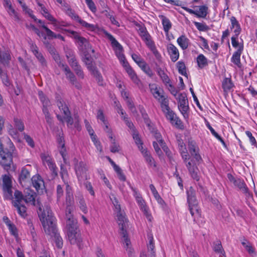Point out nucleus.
<instances>
[{
  "label": "nucleus",
  "instance_id": "obj_1",
  "mask_svg": "<svg viewBox=\"0 0 257 257\" xmlns=\"http://www.w3.org/2000/svg\"><path fill=\"white\" fill-rule=\"evenodd\" d=\"M38 194H14L15 198L12 201L13 204L17 208L19 214L23 218H25L27 214V208L23 204V202L38 206L37 212L45 233L54 236L56 246L61 248L63 246V240L59 234L57 233L56 219L48 205H45L44 207L41 205Z\"/></svg>",
  "mask_w": 257,
  "mask_h": 257
},
{
  "label": "nucleus",
  "instance_id": "obj_2",
  "mask_svg": "<svg viewBox=\"0 0 257 257\" xmlns=\"http://www.w3.org/2000/svg\"><path fill=\"white\" fill-rule=\"evenodd\" d=\"M109 197L114 206V211L116 214L117 220L120 229L119 233L123 238L122 242L124 244V247L127 251L128 256L130 257L132 256L134 253V249L131 247V241L127 236L126 232L127 219L126 218L125 213L123 210H121L118 200L114 194H112Z\"/></svg>",
  "mask_w": 257,
  "mask_h": 257
},
{
  "label": "nucleus",
  "instance_id": "obj_3",
  "mask_svg": "<svg viewBox=\"0 0 257 257\" xmlns=\"http://www.w3.org/2000/svg\"><path fill=\"white\" fill-rule=\"evenodd\" d=\"M72 33L77 41L79 49L84 55L83 61L86 65L87 69L98 79L99 85H102L101 81L102 80V78L101 74L97 70L96 67L94 65L91 57L87 54L90 52L93 53L94 50L92 49L90 43L86 39L80 36L76 32H72Z\"/></svg>",
  "mask_w": 257,
  "mask_h": 257
},
{
  "label": "nucleus",
  "instance_id": "obj_4",
  "mask_svg": "<svg viewBox=\"0 0 257 257\" xmlns=\"http://www.w3.org/2000/svg\"><path fill=\"white\" fill-rule=\"evenodd\" d=\"M103 33L105 36L110 41L112 47L115 51V55L123 65L127 62L125 60V56L123 53L122 46L114 38V37L106 31L103 30Z\"/></svg>",
  "mask_w": 257,
  "mask_h": 257
},
{
  "label": "nucleus",
  "instance_id": "obj_5",
  "mask_svg": "<svg viewBox=\"0 0 257 257\" xmlns=\"http://www.w3.org/2000/svg\"><path fill=\"white\" fill-rule=\"evenodd\" d=\"M161 108L166 118L169 120L173 125L181 130L184 129V125L182 121L176 113L170 109L169 104H166V106H164Z\"/></svg>",
  "mask_w": 257,
  "mask_h": 257
},
{
  "label": "nucleus",
  "instance_id": "obj_6",
  "mask_svg": "<svg viewBox=\"0 0 257 257\" xmlns=\"http://www.w3.org/2000/svg\"><path fill=\"white\" fill-rule=\"evenodd\" d=\"M149 88L153 96L160 103L161 107L169 104V101L164 94L163 90L157 84H150Z\"/></svg>",
  "mask_w": 257,
  "mask_h": 257
},
{
  "label": "nucleus",
  "instance_id": "obj_7",
  "mask_svg": "<svg viewBox=\"0 0 257 257\" xmlns=\"http://www.w3.org/2000/svg\"><path fill=\"white\" fill-rule=\"evenodd\" d=\"M191 177L194 180L198 181L200 178V173L197 165L199 163L193 160V159L187 160L186 161H183Z\"/></svg>",
  "mask_w": 257,
  "mask_h": 257
},
{
  "label": "nucleus",
  "instance_id": "obj_8",
  "mask_svg": "<svg viewBox=\"0 0 257 257\" xmlns=\"http://www.w3.org/2000/svg\"><path fill=\"white\" fill-rule=\"evenodd\" d=\"M178 100V108L185 119H187L189 116V105L188 99L185 94L180 93L177 98Z\"/></svg>",
  "mask_w": 257,
  "mask_h": 257
},
{
  "label": "nucleus",
  "instance_id": "obj_9",
  "mask_svg": "<svg viewBox=\"0 0 257 257\" xmlns=\"http://www.w3.org/2000/svg\"><path fill=\"white\" fill-rule=\"evenodd\" d=\"M13 164L12 154L7 150L4 149L0 152V165L6 170L11 169Z\"/></svg>",
  "mask_w": 257,
  "mask_h": 257
},
{
  "label": "nucleus",
  "instance_id": "obj_10",
  "mask_svg": "<svg viewBox=\"0 0 257 257\" xmlns=\"http://www.w3.org/2000/svg\"><path fill=\"white\" fill-rule=\"evenodd\" d=\"M41 158L42 159L43 165H47L53 177H55L58 175V168L55 163L51 156L47 153H42L41 154Z\"/></svg>",
  "mask_w": 257,
  "mask_h": 257
},
{
  "label": "nucleus",
  "instance_id": "obj_11",
  "mask_svg": "<svg viewBox=\"0 0 257 257\" xmlns=\"http://www.w3.org/2000/svg\"><path fill=\"white\" fill-rule=\"evenodd\" d=\"M57 105L59 109L64 114V118L67 123L68 125H72L73 123V119L71 116L70 111L68 107L62 100H59L57 101Z\"/></svg>",
  "mask_w": 257,
  "mask_h": 257
},
{
  "label": "nucleus",
  "instance_id": "obj_12",
  "mask_svg": "<svg viewBox=\"0 0 257 257\" xmlns=\"http://www.w3.org/2000/svg\"><path fill=\"white\" fill-rule=\"evenodd\" d=\"M31 181L32 186L38 193H44L46 191L44 181L40 175L33 176Z\"/></svg>",
  "mask_w": 257,
  "mask_h": 257
},
{
  "label": "nucleus",
  "instance_id": "obj_13",
  "mask_svg": "<svg viewBox=\"0 0 257 257\" xmlns=\"http://www.w3.org/2000/svg\"><path fill=\"white\" fill-rule=\"evenodd\" d=\"M75 170L79 181L87 179V168L85 163L81 161L76 163L75 165Z\"/></svg>",
  "mask_w": 257,
  "mask_h": 257
},
{
  "label": "nucleus",
  "instance_id": "obj_14",
  "mask_svg": "<svg viewBox=\"0 0 257 257\" xmlns=\"http://www.w3.org/2000/svg\"><path fill=\"white\" fill-rule=\"evenodd\" d=\"M188 146L190 153L193 157V159H195V161L198 163L202 161V158L199 153V149L196 142L193 141H189Z\"/></svg>",
  "mask_w": 257,
  "mask_h": 257
},
{
  "label": "nucleus",
  "instance_id": "obj_15",
  "mask_svg": "<svg viewBox=\"0 0 257 257\" xmlns=\"http://www.w3.org/2000/svg\"><path fill=\"white\" fill-rule=\"evenodd\" d=\"M139 29L138 30L139 36L141 37L142 39L145 42L146 45L148 46L154 42L152 37L148 32L146 28L144 26L139 25L138 26Z\"/></svg>",
  "mask_w": 257,
  "mask_h": 257
},
{
  "label": "nucleus",
  "instance_id": "obj_16",
  "mask_svg": "<svg viewBox=\"0 0 257 257\" xmlns=\"http://www.w3.org/2000/svg\"><path fill=\"white\" fill-rule=\"evenodd\" d=\"M62 70L64 71L66 78L70 81V82L75 86L79 89L81 88V85L77 81L76 78L73 73L71 71L69 67L67 65H65L62 68Z\"/></svg>",
  "mask_w": 257,
  "mask_h": 257
},
{
  "label": "nucleus",
  "instance_id": "obj_17",
  "mask_svg": "<svg viewBox=\"0 0 257 257\" xmlns=\"http://www.w3.org/2000/svg\"><path fill=\"white\" fill-rule=\"evenodd\" d=\"M137 195L136 198L140 209L144 212V214L146 216L147 218L150 221H151L152 217L149 213L148 207L146 206L144 200L141 196V194H136Z\"/></svg>",
  "mask_w": 257,
  "mask_h": 257
},
{
  "label": "nucleus",
  "instance_id": "obj_18",
  "mask_svg": "<svg viewBox=\"0 0 257 257\" xmlns=\"http://www.w3.org/2000/svg\"><path fill=\"white\" fill-rule=\"evenodd\" d=\"M68 238L72 244H78L82 241L79 229L67 230Z\"/></svg>",
  "mask_w": 257,
  "mask_h": 257
},
{
  "label": "nucleus",
  "instance_id": "obj_19",
  "mask_svg": "<svg viewBox=\"0 0 257 257\" xmlns=\"http://www.w3.org/2000/svg\"><path fill=\"white\" fill-rule=\"evenodd\" d=\"M167 50L171 61L173 62H176L180 56L178 48L173 44L170 43L167 46Z\"/></svg>",
  "mask_w": 257,
  "mask_h": 257
},
{
  "label": "nucleus",
  "instance_id": "obj_20",
  "mask_svg": "<svg viewBox=\"0 0 257 257\" xmlns=\"http://www.w3.org/2000/svg\"><path fill=\"white\" fill-rule=\"evenodd\" d=\"M66 228L67 230H74L79 229L77 221L71 213H66Z\"/></svg>",
  "mask_w": 257,
  "mask_h": 257
},
{
  "label": "nucleus",
  "instance_id": "obj_21",
  "mask_svg": "<svg viewBox=\"0 0 257 257\" xmlns=\"http://www.w3.org/2000/svg\"><path fill=\"white\" fill-rule=\"evenodd\" d=\"M3 6L10 16L13 17L15 21L20 20V18L18 13L13 8L11 0L3 3Z\"/></svg>",
  "mask_w": 257,
  "mask_h": 257
},
{
  "label": "nucleus",
  "instance_id": "obj_22",
  "mask_svg": "<svg viewBox=\"0 0 257 257\" xmlns=\"http://www.w3.org/2000/svg\"><path fill=\"white\" fill-rule=\"evenodd\" d=\"M57 141L58 144V148L59 149L60 154H61L63 159L64 163L65 164H67V153L66 151V149L65 148L64 139L62 136L59 135L57 137Z\"/></svg>",
  "mask_w": 257,
  "mask_h": 257
},
{
  "label": "nucleus",
  "instance_id": "obj_23",
  "mask_svg": "<svg viewBox=\"0 0 257 257\" xmlns=\"http://www.w3.org/2000/svg\"><path fill=\"white\" fill-rule=\"evenodd\" d=\"M12 180L8 175L3 176V189L5 193H12Z\"/></svg>",
  "mask_w": 257,
  "mask_h": 257
},
{
  "label": "nucleus",
  "instance_id": "obj_24",
  "mask_svg": "<svg viewBox=\"0 0 257 257\" xmlns=\"http://www.w3.org/2000/svg\"><path fill=\"white\" fill-rule=\"evenodd\" d=\"M243 49V46L240 45L237 50L233 54L231 59V62L239 68H240L241 66L240 62V56L242 52Z\"/></svg>",
  "mask_w": 257,
  "mask_h": 257
},
{
  "label": "nucleus",
  "instance_id": "obj_25",
  "mask_svg": "<svg viewBox=\"0 0 257 257\" xmlns=\"http://www.w3.org/2000/svg\"><path fill=\"white\" fill-rule=\"evenodd\" d=\"M125 69L126 72L128 75L130 77L132 80L136 84L139 85L140 83V80L138 78L137 74L132 69V68L130 66L128 63H125L124 65H123Z\"/></svg>",
  "mask_w": 257,
  "mask_h": 257
},
{
  "label": "nucleus",
  "instance_id": "obj_26",
  "mask_svg": "<svg viewBox=\"0 0 257 257\" xmlns=\"http://www.w3.org/2000/svg\"><path fill=\"white\" fill-rule=\"evenodd\" d=\"M38 6L41 8V12L44 17L48 20L51 21L54 27H56L57 20L48 12V10L43 5L38 3Z\"/></svg>",
  "mask_w": 257,
  "mask_h": 257
},
{
  "label": "nucleus",
  "instance_id": "obj_27",
  "mask_svg": "<svg viewBox=\"0 0 257 257\" xmlns=\"http://www.w3.org/2000/svg\"><path fill=\"white\" fill-rule=\"evenodd\" d=\"M178 148L183 161H186L187 160H189L190 157L186 146L182 140L178 141Z\"/></svg>",
  "mask_w": 257,
  "mask_h": 257
},
{
  "label": "nucleus",
  "instance_id": "obj_28",
  "mask_svg": "<svg viewBox=\"0 0 257 257\" xmlns=\"http://www.w3.org/2000/svg\"><path fill=\"white\" fill-rule=\"evenodd\" d=\"M74 197L73 194H67L66 196V213H71L74 209Z\"/></svg>",
  "mask_w": 257,
  "mask_h": 257
},
{
  "label": "nucleus",
  "instance_id": "obj_29",
  "mask_svg": "<svg viewBox=\"0 0 257 257\" xmlns=\"http://www.w3.org/2000/svg\"><path fill=\"white\" fill-rule=\"evenodd\" d=\"M195 9L196 16L198 18H205L208 13V8L206 6H195L194 7Z\"/></svg>",
  "mask_w": 257,
  "mask_h": 257
},
{
  "label": "nucleus",
  "instance_id": "obj_30",
  "mask_svg": "<svg viewBox=\"0 0 257 257\" xmlns=\"http://www.w3.org/2000/svg\"><path fill=\"white\" fill-rule=\"evenodd\" d=\"M159 17L161 20L163 30L166 35L168 36L169 35V31L172 28V23L170 20L165 16L160 15Z\"/></svg>",
  "mask_w": 257,
  "mask_h": 257
},
{
  "label": "nucleus",
  "instance_id": "obj_31",
  "mask_svg": "<svg viewBox=\"0 0 257 257\" xmlns=\"http://www.w3.org/2000/svg\"><path fill=\"white\" fill-rule=\"evenodd\" d=\"M31 48L33 53L36 56L41 65L42 66H45L46 64V60L43 55L39 52L38 47L35 45L33 44L32 45Z\"/></svg>",
  "mask_w": 257,
  "mask_h": 257
},
{
  "label": "nucleus",
  "instance_id": "obj_32",
  "mask_svg": "<svg viewBox=\"0 0 257 257\" xmlns=\"http://www.w3.org/2000/svg\"><path fill=\"white\" fill-rule=\"evenodd\" d=\"M189 210L192 216L193 217V220L196 223H197L198 219L201 217V210L198 205L191 206L189 207Z\"/></svg>",
  "mask_w": 257,
  "mask_h": 257
},
{
  "label": "nucleus",
  "instance_id": "obj_33",
  "mask_svg": "<svg viewBox=\"0 0 257 257\" xmlns=\"http://www.w3.org/2000/svg\"><path fill=\"white\" fill-rule=\"evenodd\" d=\"M230 22L231 24V28L233 29V32L236 36H238L241 32V28L238 22L235 17L232 16L230 18Z\"/></svg>",
  "mask_w": 257,
  "mask_h": 257
},
{
  "label": "nucleus",
  "instance_id": "obj_34",
  "mask_svg": "<svg viewBox=\"0 0 257 257\" xmlns=\"http://www.w3.org/2000/svg\"><path fill=\"white\" fill-rule=\"evenodd\" d=\"M141 152L144 157L145 158V160L147 163L148 165L151 167H156V165L155 164V161L153 157L151 156L150 153L148 152L145 149H144L143 150L141 151Z\"/></svg>",
  "mask_w": 257,
  "mask_h": 257
},
{
  "label": "nucleus",
  "instance_id": "obj_35",
  "mask_svg": "<svg viewBox=\"0 0 257 257\" xmlns=\"http://www.w3.org/2000/svg\"><path fill=\"white\" fill-rule=\"evenodd\" d=\"M177 42L181 49L184 50L189 46V40L185 35H181L177 39Z\"/></svg>",
  "mask_w": 257,
  "mask_h": 257
},
{
  "label": "nucleus",
  "instance_id": "obj_36",
  "mask_svg": "<svg viewBox=\"0 0 257 257\" xmlns=\"http://www.w3.org/2000/svg\"><path fill=\"white\" fill-rule=\"evenodd\" d=\"M30 178V173L29 171L26 168H22L21 173L19 175V181L22 185H23V182L25 183Z\"/></svg>",
  "mask_w": 257,
  "mask_h": 257
},
{
  "label": "nucleus",
  "instance_id": "obj_37",
  "mask_svg": "<svg viewBox=\"0 0 257 257\" xmlns=\"http://www.w3.org/2000/svg\"><path fill=\"white\" fill-rule=\"evenodd\" d=\"M109 139L111 142V145L110 147V151L112 153L118 152L119 151V146L117 143H116L115 139L113 138V134L111 132L109 134Z\"/></svg>",
  "mask_w": 257,
  "mask_h": 257
},
{
  "label": "nucleus",
  "instance_id": "obj_38",
  "mask_svg": "<svg viewBox=\"0 0 257 257\" xmlns=\"http://www.w3.org/2000/svg\"><path fill=\"white\" fill-rule=\"evenodd\" d=\"M157 72L158 75L160 76L163 82L166 86H167L168 84L171 83V80L169 77L161 68H157Z\"/></svg>",
  "mask_w": 257,
  "mask_h": 257
},
{
  "label": "nucleus",
  "instance_id": "obj_39",
  "mask_svg": "<svg viewBox=\"0 0 257 257\" xmlns=\"http://www.w3.org/2000/svg\"><path fill=\"white\" fill-rule=\"evenodd\" d=\"M196 60L198 67L201 69L208 65L207 59L202 54L197 56Z\"/></svg>",
  "mask_w": 257,
  "mask_h": 257
},
{
  "label": "nucleus",
  "instance_id": "obj_40",
  "mask_svg": "<svg viewBox=\"0 0 257 257\" xmlns=\"http://www.w3.org/2000/svg\"><path fill=\"white\" fill-rule=\"evenodd\" d=\"M213 249L215 252L224 256L225 251L222 248L221 241L220 240H216L214 242Z\"/></svg>",
  "mask_w": 257,
  "mask_h": 257
},
{
  "label": "nucleus",
  "instance_id": "obj_41",
  "mask_svg": "<svg viewBox=\"0 0 257 257\" xmlns=\"http://www.w3.org/2000/svg\"><path fill=\"white\" fill-rule=\"evenodd\" d=\"M234 185L238 188L240 191L244 192L245 193H246L247 191L248 188L245 183L243 180L240 178H237L235 183H234Z\"/></svg>",
  "mask_w": 257,
  "mask_h": 257
},
{
  "label": "nucleus",
  "instance_id": "obj_42",
  "mask_svg": "<svg viewBox=\"0 0 257 257\" xmlns=\"http://www.w3.org/2000/svg\"><path fill=\"white\" fill-rule=\"evenodd\" d=\"M148 243L147 244L148 252L152 251L155 252V243L153 234L151 233H149L147 235Z\"/></svg>",
  "mask_w": 257,
  "mask_h": 257
},
{
  "label": "nucleus",
  "instance_id": "obj_43",
  "mask_svg": "<svg viewBox=\"0 0 257 257\" xmlns=\"http://www.w3.org/2000/svg\"><path fill=\"white\" fill-rule=\"evenodd\" d=\"M139 66L150 77H152L153 76V72L152 70L145 61L143 62H142Z\"/></svg>",
  "mask_w": 257,
  "mask_h": 257
},
{
  "label": "nucleus",
  "instance_id": "obj_44",
  "mask_svg": "<svg viewBox=\"0 0 257 257\" xmlns=\"http://www.w3.org/2000/svg\"><path fill=\"white\" fill-rule=\"evenodd\" d=\"M222 85L225 91L230 90L233 87V84L231 79L228 78H225L223 79Z\"/></svg>",
  "mask_w": 257,
  "mask_h": 257
},
{
  "label": "nucleus",
  "instance_id": "obj_45",
  "mask_svg": "<svg viewBox=\"0 0 257 257\" xmlns=\"http://www.w3.org/2000/svg\"><path fill=\"white\" fill-rule=\"evenodd\" d=\"M78 23L86 29L90 31H95L97 29L96 25L90 24L80 19Z\"/></svg>",
  "mask_w": 257,
  "mask_h": 257
},
{
  "label": "nucleus",
  "instance_id": "obj_46",
  "mask_svg": "<svg viewBox=\"0 0 257 257\" xmlns=\"http://www.w3.org/2000/svg\"><path fill=\"white\" fill-rule=\"evenodd\" d=\"M14 126L17 130L21 132H23L24 130V124L21 119L17 117L14 118Z\"/></svg>",
  "mask_w": 257,
  "mask_h": 257
},
{
  "label": "nucleus",
  "instance_id": "obj_47",
  "mask_svg": "<svg viewBox=\"0 0 257 257\" xmlns=\"http://www.w3.org/2000/svg\"><path fill=\"white\" fill-rule=\"evenodd\" d=\"M187 201L189 207L198 205V202L195 194H188Z\"/></svg>",
  "mask_w": 257,
  "mask_h": 257
},
{
  "label": "nucleus",
  "instance_id": "obj_48",
  "mask_svg": "<svg viewBox=\"0 0 257 257\" xmlns=\"http://www.w3.org/2000/svg\"><path fill=\"white\" fill-rule=\"evenodd\" d=\"M176 66L178 72L180 74L184 76L187 75L186 66L183 61H178L176 64Z\"/></svg>",
  "mask_w": 257,
  "mask_h": 257
},
{
  "label": "nucleus",
  "instance_id": "obj_49",
  "mask_svg": "<svg viewBox=\"0 0 257 257\" xmlns=\"http://www.w3.org/2000/svg\"><path fill=\"white\" fill-rule=\"evenodd\" d=\"M78 205L80 209L84 213L86 214L88 212L87 207L85 202V201L81 196L78 197Z\"/></svg>",
  "mask_w": 257,
  "mask_h": 257
},
{
  "label": "nucleus",
  "instance_id": "obj_50",
  "mask_svg": "<svg viewBox=\"0 0 257 257\" xmlns=\"http://www.w3.org/2000/svg\"><path fill=\"white\" fill-rule=\"evenodd\" d=\"M133 139H134L136 144L138 145L139 149L141 151L144 149L143 147V143L139 136V134L134 131L133 134Z\"/></svg>",
  "mask_w": 257,
  "mask_h": 257
},
{
  "label": "nucleus",
  "instance_id": "obj_51",
  "mask_svg": "<svg viewBox=\"0 0 257 257\" xmlns=\"http://www.w3.org/2000/svg\"><path fill=\"white\" fill-rule=\"evenodd\" d=\"M39 97L43 104V107H47L50 104L49 100L46 97L42 91L38 92Z\"/></svg>",
  "mask_w": 257,
  "mask_h": 257
},
{
  "label": "nucleus",
  "instance_id": "obj_52",
  "mask_svg": "<svg viewBox=\"0 0 257 257\" xmlns=\"http://www.w3.org/2000/svg\"><path fill=\"white\" fill-rule=\"evenodd\" d=\"M42 28L45 30L46 36H44V39H46L47 37L49 39H53L55 38L56 34L49 29L45 25H42Z\"/></svg>",
  "mask_w": 257,
  "mask_h": 257
},
{
  "label": "nucleus",
  "instance_id": "obj_53",
  "mask_svg": "<svg viewBox=\"0 0 257 257\" xmlns=\"http://www.w3.org/2000/svg\"><path fill=\"white\" fill-rule=\"evenodd\" d=\"M147 47L152 52V53L154 54V55H155V56L157 59L159 60L161 58V55L160 54V53L159 52V51L157 50L154 42H153L151 44L149 45Z\"/></svg>",
  "mask_w": 257,
  "mask_h": 257
},
{
  "label": "nucleus",
  "instance_id": "obj_54",
  "mask_svg": "<svg viewBox=\"0 0 257 257\" xmlns=\"http://www.w3.org/2000/svg\"><path fill=\"white\" fill-rule=\"evenodd\" d=\"M53 58L60 68H62L63 67L66 65L65 63L61 61L60 57L57 53H56L55 52H53Z\"/></svg>",
  "mask_w": 257,
  "mask_h": 257
},
{
  "label": "nucleus",
  "instance_id": "obj_55",
  "mask_svg": "<svg viewBox=\"0 0 257 257\" xmlns=\"http://www.w3.org/2000/svg\"><path fill=\"white\" fill-rule=\"evenodd\" d=\"M152 133L153 134V135L157 142L159 143L161 146L162 147L163 149H164V141L162 139V136L161 134L158 132L157 130H155L153 132H152Z\"/></svg>",
  "mask_w": 257,
  "mask_h": 257
},
{
  "label": "nucleus",
  "instance_id": "obj_56",
  "mask_svg": "<svg viewBox=\"0 0 257 257\" xmlns=\"http://www.w3.org/2000/svg\"><path fill=\"white\" fill-rule=\"evenodd\" d=\"M194 25L199 31H206L208 30V27L204 23L194 22Z\"/></svg>",
  "mask_w": 257,
  "mask_h": 257
},
{
  "label": "nucleus",
  "instance_id": "obj_57",
  "mask_svg": "<svg viewBox=\"0 0 257 257\" xmlns=\"http://www.w3.org/2000/svg\"><path fill=\"white\" fill-rule=\"evenodd\" d=\"M11 59V56L9 52L2 53V59H0V62L4 65L8 64L9 61Z\"/></svg>",
  "mask_w": 257,
  "mask_h": 257
},
{
  "label": "nucleus",
  "instance_id": "obj_58",
  "mask_svg": "<svg viewBox=\"0 0 257 257\" xmlns=\"http://www.w3.org/2000/svg\"><path fill=\"white\" fill-rule=\"evenodd\" d=\"M72 68L75 71L76 74L78 76V77L81 79H83L84 78V73L81 69V66L79 64Z\"/></svg>",
  "mask_w": 257,
  "mask_h": 257
},
{
  "label": "nucleus",
  "instance_id": "obj_59",
  "mask_svg": "<svg viewBox=\"0 0 257 257\" xmlns=\"http://www.w3.org/2000/svg\"><path fill=\"white\" fill-rule=\"evenodd\" d=\"M66 14L70 17L72 19L75 20L77 22H79L80 20V18L75 13L74 11L71 9H68L66 11Z\"/></svg>",
  "mask_w": 257,
  "mask_h": 257
},
{
  "label": "nucleus",
  "instance_id": "obj_60",
  "mask_svg": "<svg viewBox=\"0 0 257 257\" xmlns=\"http://www.w3.org/2000/svg\"><path fill=\"white\" fill-rule=\"evenodd\" d=\"M60 174L61 178L64 182L67 181L68 174L67 170L64 168L63 165L60 166Z\"/></svg>",
  "mask_w": 257,
  "mask_h": 257
},
{
  "label": "nucleus",
  "instance_id": "obj_61",
  "mask_svg": "<svg viewBox=\"0 0 257 257\" xmlns=\"http://www.w3.org/2000/svg\"><path fill=\"white\" fill-rule=\"evenodd\" d=\"M22 9L23 11H24L26 13L28 14L31 18L34 19L35 21H37V19L36 18V17L33 14V11L31 9H29L26 5L22 6Z\"/></svg>",
  "mask_w": 257,
  "mask_h": 257
},
{
  "label": "nucleus",
  "instance_id": "obj_62",
  "mask_svg": "<svg viewBox=\"0 0 257 257\" xmlns=\"http://www.w3.org/2000/svg\"><path fill=\"white\" fill-rule=\"evenodd\" d=\"M114 171L117 174V177L121 181H124L126 180L125 176L122 172L121 168L118 166L117 168L114 169Z\"/></svg>",
  "mask_w": 257,
  "mask_h": 257
},
{
  "label": "nucleus",
  "instance_id": "obj_63",
  "mask_svg": "<svg viewBox=\"0 0 257 257\" xmlns=\"http://www.w3.org/2000/svg\"><path fill=\"white\" fill-rule=\"evenodd\" d=\"M99 177L103 180L104 184L109 189L111 188V185L102 171H99Z\"/></svg>",
  "mask_w": 257,
  "mask_h": 257
},
{
  "label": "nucleus",
  "instance_id": "obj_64",
  "mask_svg": "<svg viewBox=\"0 0 257 257\" xmlns=\"http://www.w3.org/2000/svg\"><path fill=\"white\" fill-rule=\"evenodd\" d=\"M24 139L27 143L28 145L31 148H34L35 147V143L33 139L30 136L26 134H24Z\"/></svg>",
  "mask_w": 257,
  "mask_h": 257
}]
</instances>
